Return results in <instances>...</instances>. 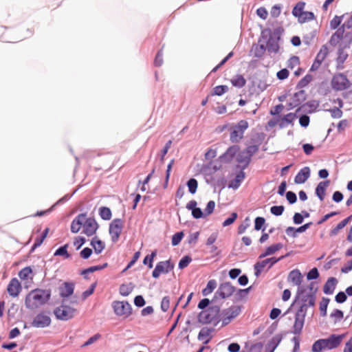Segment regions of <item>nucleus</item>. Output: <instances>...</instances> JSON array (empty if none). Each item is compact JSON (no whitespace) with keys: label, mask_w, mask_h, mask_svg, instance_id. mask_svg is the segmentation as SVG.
I'll list each match as a JSON object with an SVG mask.
<instances>
[{"label":"nucleus","mask_w":352,"mask_h":352,"mask_svg":"<svg viewBox=\"0 0 352 352\" xmlns=\"http://www.w3.org/2000/svg\"><path fill=\"white\" fill-rule=\"evenodd\" d=\"M283 32L284 29L280 26L276 28L273 31L270 28L263 30L261 33V37L258 39V43L261 41V39H267L266 45L254 44L252 45L254 57L257 58H262L266 50H267L269 54L278 53L280 49L278 41Z\"/></svg>","instance_id":"nucleus-1"},{"label":"nucleus","mask_w":352,"mask_h":352,"mask_svg":"<svg viewBox=\"0 0 352 352\" xmlns=\"http://www.w3.org/2000/svg\"><path fill=\"white\" fill-rule=\"evenodd\" d=\"M317 288L313 292L305 295L302 299V304L297 310L294 316V323L292 333L295 335H300L305 324V319L307 315L308 307H314L316 302V294Z\"/></svg>","instance_id":"nucleus-2"},{"label":"nucleus","mask_w":352,"mask_h":352,"mask_svg":"<svg viewBox=\"0 0 352 352\" xmlns=\"http://www.w3.org/2000/svg\"><path fill=\"white\" fill-rule=\"evenodd\" d=\"M82 227L83 228L82 233L87 236H91L96 233L99 225L94 217L87 218L86 213H80L72 221L71 231L73 233H77Z\"/></svg>","instance_id":"nucleus-3"},{"label":"nucleus","mask_w":352,"mask_h":352,"mask_svg":"<svg viewBox=\"0 0 352 352\" xmlns=\"http://www.w3.org/2000/svg\"><path fill=\"white\" fill-rule=\"evenodd\" d=\"M50 298V292L47 289H35L30 291L25 298V305L29 309H36L45 304Z\"/></svg>","instance_id":"nucleus-4"},{"label":"nucleus","mask_w":352,"mask_h":352,"mask_svg":"<svg viewBox=\"0 0 352 352\" xmlns=\"http://www.w3.org/2000/svg\"><path fill=\"white\" fill-rule=\"evenodd\" d=\"M221 305L212 303L208 309L201 311L197 316L198 322L201 324L213 323L217 326L221 321Z\"/></svg>","instance_id":"nucleus-5"},{"label":"nucleus","mask_w":352,"mask_h":352,"mask_svg":"<svg viewBox=\"0 0 352 352\" xmlns=\"http://www.w3.org/2000/svg\"><path fill=\"white\" fill-rule=\"evenodd\" d=\"M346 26L345 23L341 25L331 35L329 43L333 47H336L338 44L340 48L347 49L350 47L352 43V33L346 32L344 34V28Z\"/></svg>","instance_id":"nucleus-6"},{"label":"nucleus","mask_w":352,"mask_h":352,"mask_svg":"<svg viewBox=\"0 0 352 352\" xmlns=\"http://www.w3.org/2000/svg\"><path fill=\"white\" fill-rule=\"evenodd\" d=\"M287 280L288 282H291L294 285H297L298 287L294 302L292 303L289 308H288V309L285 311L284 316L289 313L291 308L294 305L297 300H299L300 296L302 295L305 292V289L300 287L302 280V275L299 270L295 269L292 270L289 273Z\"/></svg>","instance_id":"nucleus-7"},{"label":"nucleus","mask_w":352,"mask_h":352,"mask_svg":"<svg viewBox=\"0 0 352 352\" xmlns=\"http://www.w3.org/2000/svg\"><path fill=\"white\" fill-rule=\"evenodd\" d=\"M249 124L245 120H241L230 128V140L232 143H239L243 138L245 131L248 129Z\"/></svg>","instance_id":"nucleus-8"},{"label":"nucleus","mask_w":352,"mask_h":352,"mask_svg":"<svg viewBox=\"0 0 352 352\" xmlns=\"http://www.w3.org/2000/svg\"><path fill=\"white\" fill-rule=\"evenodd\" d=\"M236 292V287L230 282H224L219 284L212 299V303H216L219 299H227Z\"/></svg>","instance_id":"nucleus-9"},{"label":"nucleus","mask_w":352,"mask_h":352,"mask_svg":"<svg viewBox=\"0 0 352 352\" xmlns=\"http://www.w3.org/2000/svg\"><path fill=\"white\" fill-rule=\"evenodd\" d=\"M241 311V307L239 305H231L228 308L224 309L221 311V327H225L236 318Z\"/></svg>","instance_id":"nucleus-10"},{"label":"nucleus","mask_w":352,"mask_h":352,"mask_svg":"<svg viewBox=\"0 0 352 352\" xmlns=\"http://www.w3.org/2000/svg\"><path fill=\"white\" fill-rule=\"evenodd\" d=\"M114 314L124 318H129L132 314V307L128 301L115 300L112 302Z\"/></svg>","instance_id":"nucleus-11"},{"label":"nucleus","mask_w":352,"mask_h":352,"mask_svg":"<svg viewBox=\"0 0 352 352\" xmlns=\"http://www.w3.org/2000/svg\"><path fill=\"white\" fill-rule=\"evenodd\" d=\"M331 87L336 91H342L349 89L351 82L343 73H338L333 75L331 79Z\"/></svg>","instance_id":"nucleus-12"},{"label":"nucleus","mask_w":352,"mask_h":352,"mask_svg":"<svg viewBox=\"0 0 352 352\" xmlns=\"http://www.w3.org/2000/svg\"><path fill=\"white\" fill-rule=\"evenodd\" d=\"M289 255H290V252H287L285 255H283L278 258L271 257V258H268L265 260H263L262 261L256 262L254 265V275L256 276H258L261 274V272L263 271V268L267 264H269L268 267H267L269 270L276 263L288 257Z\"/></svg>","instance_id":"nucleus-13"},{"label":"nucleus","mask_w":352,"mask_h":352,"mask_svg":"<svg viewBox=\"0 0 352 352\" xmlns=\"http://www.w3.org/2000/svg\"><path fill=\"white\" fill-rule=\"evenodd\" d=\"M123 229V221L120 218L114 219L109 223V234L111 236L112 243H116L118 241Z\"/></svg>","instance_id":"nucleus-14"},{"label":"nucleus","mask_w":352,"mask_h":352,"mask_svg":"<svg viewBox=\"0 0 352 352\" xmlns=\"http://www.w3.org/2000/svg\"><path fill=\"white\" fill-rule=\"evenodd\" d=\"M18 276L25 289H28L32 287L34 283V273L31 267L28 266L21 269L19 272Z\"/></svg>","instance_id":"nucleus-15"},{"label":"nucleus","mask_w":352,"mask_h":352,"mask_svg":"<svg viewBox=\"0 0 352 352\" xmlns=\"http://www.w3.org/2000/svg\"><path fill=\"white\" fill-rule=\"evenodd\" d=\"M175 265L170 259L158 262L152 272V276L157 278L161 274H168L174 269Z\"/></svg>","instance_id":"nucleus-16"},{"label":"nucleus","mask_w":352,"mask_h":352,"mask_svg":"<svg viewBox=\"0 0 352 352\" xmlns=\"http://www.w3.org/2000/svg\"><path fill=\"white\" fill-rule=\"evenodd\" d=\"M345 334H331L327 338H322L326 349L331 350L337 348L342 342Z\"/></svg>","instance_id":"nucleus-17"},{"label":"nucleus","mask_w":352,"mask_h":352,"mask_svg":"<svg viewBox=\"0 0 352 352\" xmlns=\"http://www.w3.org/2000/svg\"><path fill=\"white\" fill-rule=\"evenodd\" d=\"M21 291V283L16 278H12L7 286V292L9 295L12 298H16Z\"/></svg>","instance_id":"nucleus-18"},{"label":"nucleus","mask_w":352,"mask_h":352,"mask_svg":"<svg viewBox=\"0 0 352 352\" xmlns=\"http://www.w3.org/2000/svg\"><path fill=\"white\" fill-rule=\"evenodd\" d=\"M51 323L49 316L43 313L37 314L33 319L31 324L34 327L44 328L48 327Z\"/></svg>","instance_id":"nucleus-19"},{"label":"nucleus","mask_w":352,"mask_h":352,"mask_svg":"<svg viewBox=\"0 0 352 352\" xmlns=\"http://www.w3.org/2000/svg\"><path fill=\"white\" fill-rule=\"evenodd\" d=\"M306 93L304 90L296 92L291 98V101L288 103V109L291 110L298 107L306 100Z\"/></svg>","instance_id":"nucleus-20"},{"label":"nucleus","mask_w":352,"mask_h":352,"mask_svg":"<svg viewBox=\"0 0 352 352\" xmlns=\"http://www.w3.org/2000/svg\"><path fill=\"white\" fill-rule=\"evenodd\" d=\"M239 146L234 144L229 146L227 150L219 157V159L226 163L231 162L236 153L239 151Z\"/></svg>","instance_id":"nucleus-21"},{"label":"nucleus","mask_w":352,"mask_h":352,"mask_svg":"<svg viewBox=\"0 0 352 352\" xmlns=\"http://www.w3.org/2000/svg\"><path fill=\"white\" fill-rule=\"evenodd\" d=\"M310 177V168L309 166L302 168L295 176L294 182L297 184L305 183Z\"/></svg>","instance_id":"nucleus-22"},{"label":"nucleus","mask_w":352,"mask_h":352,"mask_svg":"<svg viewBox=\"0 0 352 352\" xmlns=\"http://www.w3.org/2000/svg\"><path fill=\"white\" fill-rule=\"evenodd\" d=\"M236 160L238 163L237 166L241 170H245L251 162L250 157L243 151L239 152Z\"/></svg>","instance_id":"nucleus-23"},{"label":"nucleus","mask_w":352,"mask_h":352,"mask_svg":"<svg viewBox=\"0 0 352 352\" xmlns=\"http://www.w3.org/2000/svg\"><path fill=\"white\" fill-rule=\"evenodd\" d=\"M319 105V102L316 100H311L305 102L296 109V113L300 111L307 112L309 113H314Z\"/></svg>","instance_id":"nucleus-24"},{"label":"nucleus","mask_w":352,"mask_h":352,"mask_svg":"<svg viewBox=\"0 0 352 352\" xmlns=\"http://www.w3.org/2000/svg\"><path fill=\"white\" fill-rule=\"evenodd\" d=\"M330 184V180H325L320 182L316 188L315 194L320 199V201H323L325 197L326 189L329 186Z\"/></svg>","instance_id":"nucleus-25"},{"label":"nucleus","mask_w":352,"mask_h":352,"mask_svg":"<svg viewBox=\"0 0 352 352\" xmlns=\"http://www.w3.org/2000/svg\"><path fill=\"white\" fill-rule=\"evenodd\" d=\"M338 280L335 277H330L327 279L323 287V292L327 295H331L336 289Z\"/></svg>","instance_id":"nucleus-26"},{"label":"nucleus","mask_w":352,"mask_h":352,"mask_svg":"<svg viewBox=\"0 0 352 352\" xmlns=\"http://www.w3.org/2000/svg\"><path fill=\"white\" fill-rule=\"evenodd\" d=\"M282 339L283 336L281 334H276L272 337L266 346L265 352H274L280 343Z\"/></svg>","instance_id":"nucleus-27"},{"label":"nucleus","mask_w":352,"mask_h":352,"mask_svg":"<svg viewBox=\"0 0 352 352\" xmlns=\"http://www.w3.org/2000/svg\"><path fill=\"white\" fill-rule=\"evenodd\" d=\"M108 266L107 263H104L102 265H98L94 266H91L88 268L84 269L80 271V274L83 276L85 279H88V274L93 273L96 271L102 270L104 268H106Z\"/></svg>","instance_id":"nucleus-28"},{"label":"nucleus","mask_w":352,"mask_h":352,"mask_svg":"<svg viewBox=\"0 0 352 352\" xmlns=\"http://www.w3.org/2000/svg\"><path fill=\"white\" fill-rule=\"evenodd\" d=\"M243 170H244L240 169L239 173L236 174L234 179L228 184L229 188L237 189L240 186L245 177V173Z\"/></svg>","instance_id":"nucleus-29"},{"label":"nucleus","mask_w":352,"mask_h":352,"mask_svg":"<svg viewBox=\"0 0 352 352\" xmlns=\"http://www.w3.org/2000/svg\"><path fill=\"white\" fill-rule=\"evenodd\" d=\"M214 331L213 328H202L199 334H198V340H203L205 338H207L204 342V344H208L210 340L212 339V336H210V333Z\"/></svg>","instance_id":"nucleus-30"},{"label":"nucleus","mask_w":352,"mask_h":352,"mask_svg":"<svg viewBox=\"0 0 352 352\" xmlns=\"http://www.w3.org/2000/svg\"><path fill=\"white\" fill-rule=\"evenodd\" d=\"M90 245L94 249V252L96 254H100L102 250L105 248V243L100 239L95 236L92 239Z\"/></svg>","instance_id":"nucleus-31"},{"label":"nucleus","mask_w":352,"mask_h":352,"mask_svg":"<svg viewBox=\"0 0 352 352\" xmlns=\"http://www.w3.org/2000/svg\"><path fill=\"white\" fill-rule=\"evenodd\" d=\"M305 3L303 1L298 2L292 10V14L298 18V21L301 19V16H303L304 8H305Z\"/></svg>","instance_id":"nucleus-32"},{"label":"nucleus","mask_w":352,"mask_h":352,"mask_svg":"<svg viewBox=\"0 0 352 352\" xmlns=\"http://www.w3.org/2000/svg\"><path fill=\"white\" fill-rule=\"evenodd\" d=\"M296 113H289L281 119L279 126L280 128L286 127L288 124H292L296 116Z\"/></svg>","instance_id":"nucleus-33"},{"label":"nucleus","mask_w":352,"mask_h":352,"mask_svg":"<svg viewBox=\"0 0 352 352\" xmlns=\"http://www.w3.org/2000/svg\"><path fill=\"white\" fill-rule=\"evenodd\" d=\"M217 281L214 279L209 280L206 287L202 290V294L205 296L211 294L217 287Z\"/></svg>","instance_id":"nucleus-34"},{"label":"nucleus","mask_w":352,"mask_h":352,"mask_svg":"<svg viewBox=\"0 0 352 352\" xmlns=\"http://www.w3.org/2000/svg\"><path fill=\"white\" fill-rule=\"evenodd\" d=\"M329 54V49L327 45H323L318 52L314 60L322 63Z\"/></svg>","instance_id":"nucleus-35"},{"label":"nucleus","mask_w":352,"mask_h":352,"mask_svg":"<svg viewBox=\"0 0 352 352\" xmlns=\"http://www.w3.org/2000/svg\"><path fill=\"white\" fill-rule=\"evenodd\" d=\"M99 215L103 220H110L112 217L111 210L108 207L102 206L99 208Z\"/></svg>","instance_id":"nucleus-36"},{"label":"nucleus","mask_w":352,"mask_h":352,"mask_svg":"<svg viewBox=\"0 0 352 352\" xmlns=\"http://www.w3.org/2000/svg\"><path fill=\"white\" fill-rule=\"evenodd\" d=\"M234 87L241 88L245 86L246 80L242 75H236L231 80Z\"/></svg>","instance_id":"nucleus-37"},{"label":"nucleus","mask_w":352,"mask_h":352,"mask_svg":"<svg viewBox=\"0 0 352 352\" xmlns=\"http://www.w3.org/2000/svg\"><path fill=\"white\" fill-rule=\"evenodd\" d=\"M261 144V141L258 142L257 144L248 146L243 151L247 154V155L251 160L252 156L255 154L259 149V146Z\"/></svg>","instance_id":"nucleus-38"},{"label":"nucleus","mask_w":352,"mask_h":352,"mask_svg":"<svg viewBox=\"0 0 352 352\" xmlns=\"http://www.w3.org/2000/svg\"><path fill=\"white\" fill-rule=\"evenodd\" d=\"M265 219L262 217H257L254 219V230L256 231L265 230Z\"/></svg>","instance_id":"nucleus-39"},{"label":"nucleus","mask_w":352,"mask_h":352,"mask_svg":"<svg viewBox=\"0 0 352 352\" xmlns=\"http://www.w3.org/2000/svg\"><path fill=\"white\" fill-rule=\"evenodd\" d=\"M133 286L132 283H130L129 285L126 284H122L119 288L120 294L122 296H129L133 291Z\"/></svg>","instance_id":"nucleus-40"},{"label":"nucleus","mask_w":352,"mask_h":352,"mask_svg":"<svg viewBox=\"0 0 352 352\" xmlns=\"http://www.w3.org/2000/svg\"><path fill=\"white\" fill-rule=\"evenodd\" d=\"M186 186H188V192L190 194L194 195L196 193L198 188V182L196 179L190 178L189 180H188Z\"/></svg>","instance_id":"nucleus-41"},{"label":"nucleus","mask_w":352,"mask_h":352,"mask_svg":"<svg viewBox=\"0 0 352 352\" xmlns=\"http://www.w3.org/2000/svg\"><path fill=\"white\" fill-rule=\"evenodd\" d=\"M157 255V250H153L150 254L146 255L144 260H143V264L145 265H147L148 268L153 267V263L154 258Z\"/></svg>","instance_id":"nucleus-42"},{"label":"nucleus","mask_w":352,"mask_h":352,"mask_svg":"<svg viewBox=\"0 0 352 352\" xmlns=\"http://www.w3.org/2000/svg\"><path fill=\"white\" fill-rule=\"evenodd\" d=\"M330 299L326 297H323L320 302V316L324 317L327 315V309L329 303Z\"/></svg>","instance_id":"nucleus-43"},{"label":"nucleus","mask_w":352,"mask_h":352,"mask_svg":"<svg viewBox=\"0 0 352 352\" xmlns=\"http://www.w3.org/2000/svg\"><path fill=\"white\" fill-rule=\"evenodd\" d=\"M228 91V87L227 85H218L213 88L212 96H222Z\"/></svg>","instance_id":"nucleus-44"},{"label":"nucleus","mask_w":352,"mask_h":352,"mask_svg":"<svg viewBox=\"0 0 352 352\" xmlns=\"http://www.w3.org/2000/svg\"><path fill=\"white\" fill-rule=\"evenodd\" d=\"M344 15L342 16H337L336 15L330 21V28L332 30H337L339 28L342 19H343Z\"/></svg>","instance_id":"nucleus-45"},{"label":"nucleus","mask_w":352,"mask_h":352,"mask_svg":"<svg viewBox=\"0 0 352 352\" xmlns=\"http://www.w3.org/2000/svg\"><path fill=\"white\" fill-rule=\"evenodd\" d=\"M54 313L57 318L64 320L66 316V306L62 305L61 306L56 307Z\"/></svg>","instance_id":"nucleus-46"},{"label":"nucleus","mask_w":352,"mask_h":352,"mask_svg":"<svg viewBox=\"0 0 352 352\" xmlns=\"http://www.w3.org/2000/svg\"><path fill=\"white\" fill-rule=\"evenodd\" d=\"M326 349L322 339H319L314 342L311 346L312 352H322Z\"/></svg>","instance_id":"nucleus-47"},{"label":"nucleus","mask_w":352,"mask_h":352,"mask_svg":"<svg viewBox=\"0 0 352 352\" xmlns=\"http://www.w3.org/2000/svg\"><path fill=\"white\" fill-rule=\"evenodd\" d=\"M311 80L312 76L311 74H307L298 81L296 87L298 89L303 88L306 87Z\"/></svg>","instance_id":"nucleus-48"},{"label":"nucleus","mask_w":352,"mask_h":352,"mask_svg":"<svg viewBox=\"0 0 352 352\" xmlns=\"http://www.w3.org/2000/svg\"><path fill=\"white\" fill-rule=\"evenodd\" d=\"M192 261V258L189 255L184 256L182 257L178 263V268L179 270H183Z\"/></svg>","instance_id":"nucleus-49"},{"label":"nucleus","mask_w":352,"mask_h":352,"mask_svg":"<svg viewBox=\"0 0 352 352\" xmlns=\"http://www.w3.org/2000/svg\"><path fill=\"white\" fill-rule=\"evenodd\" d=\"M331 318H334V322L340 321L344 317V313L342 311L336 309L330 314Z\"/></svg>","instance_id":"nucleus-50"},{"label":"nucleus","mask_w":352,"mask_h":352,"mask_svg":"<svg viewBox=\"0 0 352 352\" xmlns=\"http://www.w3.org/2000/svg\"><path fill=\"white\" fill-rule=\"evenodd\" d=\"M315 19L314 13L312 12L305 11L303 16L299 20L300 23H304L307 21H312Z\"/></svg>","instance_id":"nucleus-51"},{"label":"nucleus","mask_w":352,"mask_h":352,"mask_svg":"<svg viewBox=\"0 0 352 352\" xmlns=\"http://www.w3.org/2000/svg\"><path fill=\"white\" fill-rule=\"evenodd\" d=\"M184 235V232L182 231L174 234L172 236V240H171L172 245L173 246L177 245L182 240Z\"/></svg>","instance_id":"nucleus-52"},{"label":"nucleus","mask_w":352,"mask_h":352,"mask_svg":"<svg viewBox=\"0 0 352 352\" xmlns=\"http://www.w3.org/2000/svg\"><path fill=\"white\" fill-rule=\"evenodd\" d=\"M212 304V300H210L208 298H203L199 302L197 307L198 309H201V311H204Z\"/></svg>","instance_id":"nucleus-53"},{"label":"nucleus","mask_w":352,"mask_h":352,"mask_svg":"<svg viewBox=\"0 0 352 352\" xmlns=\"http://www.w3.org/2000/svg\"><path fill=\"white\" fill-rule=\"evenodd\" d=\"M316 33H317L316 30H313L312 32H309V34L304 35L302 37L304 43L307 45H310L311 41L316 37Z\"/></svg>","instance_id":"nucleus-54"},{"label":"nucleus","mask_w":352,"mask_h":352,"mask_svg":"<svg viewBox=\"0 0 352 352\" xmlns=\"http://www.w3.org/2000/svg\"><path fill=\"white\" fill-rule=\"evenodd\" d=\"M344 49H342V48H339L338 50V56L336 58V62L337 63H339V64H344V63L345 62V60H346L347 57H348V54L344 53L343 52Z\"/></svg>","instance_id":"nucleus-55"},{"label":"nucleus","mask_w":352,"mask_h":352,"mask_svg":"<svg viewBox=\"0 0 352 352\" xmlns=\"http://www.w3.org/2000/svg\"><path fill=\"white\" fill-rule=\"evenodd\" d=\"M96 285H97L96 282L92 283L89 289H87V290H85L82 292V300H85L87 298H88L89 296H91L94 293V292L96 289Z\"/></svg>","instance_id":"nucleus-56"},{"label":"nucleus","mask_w":352,"mask_h":352,"mask_svg":"<svg viewBox=\"0 0 352 352\" xmlns=\"http://www.w3.org/2000/svg\"><path fill=\"white\" fill-rule=\"evenodd\" d=\"M238 217V214L235 212H232L230 216L227 218L223 223H222V226L223 227H226V226H228L231 224H232L235 221L236 219H237Z\"/></svg>","instance_id":"nucleus-57"},{"label":"nucleus","mask_w":352,"mask_h":352,"mask_svg":"<svg viewBox=\"0 0 352 352\" xmlns=\"http://www.w3.org/2000/svg\"><path fill=\"white\" fill-rule=\"evenodd\" d=\"M153 64L155 67H160L163 64V52L162 49L160 50L154 59Z\"/></svg>","instance_id":"nucleus-58"},{"label":"nucleus","mask_w":352,"mask_h":352,"mask_svg":"<svg viewBox=\"0 0 352 352\" xmlns=\"http://www.w3.org/2000/svg\"><path fill=\"white\" fill-rule=\"evenodd\" d=\"M285 210L283 206H274L271 207L270 212L274 216H280Z\"/></svg>","instance_id":"nucleus-59"},{"label":"nucleus","mask_w":352,"mask_h":352,"mask_svg":"<svg viewBox=\"0 0 352 352\" xmlns=\"http://www.w3.org/2000/svg\"><path fill=\"white\" fill-rule=\"evenodd\" d=\"M249 221H250L249 217H246L244 222L238 226V228H237L238 234H242L243 233H244L245 232L246 229L250 226Z\"/></svg>","instance_id":"nucleus-60"},{"label":"nucleus","mask_w":352,"mask_h":352,"mask_svg":"<svg viewBox=\"0 0 352 352\" xmlns=\"http://www.w3.org/2000/svg\"><path fill=\"white\" fill-rule=\"evenodd\" d=\"M102 337L101 334L99 333H96L93 336L90 337L82 345V347H85L89 346L100 339Z\"/></svg>","instance_id":"nucleus-61"},{"label":"nucleus","mask_w":352,"mask_h":352,"mask_svg":"<svg viewBox=\"0 0 352 352\" xmlns=\"http://www.w3.org/2000/svg\"><path fill=\"white\" fill-rule=\"evenodd\" d=\"M215 202L213 200H210L208 202L206 208L204 209V213L206 216L211 214L214 210Z\"/></svg>","instance_id":"nucleus-62"},{"label":"nucleus","mask_w":352,"mask_h":352,"mask_svg":"<svg viewBox=\"0 0 352 352\" xmlns=\"http://www.w3.org/2000/svg\"><path fill=\"white\" fill-rule=\"evenodd\" d=\"M320 276L319 272L316 267L312 268L307 275V280H315L317 279Z\"/></svg>","instance_id":"nucleus-63"},{"label":"nucleus","mask_w":352,"mask_h":352,"mask_svg":"<svg viewBox=\"0 0 352 352\" xmlns=\"http://www.w3.org/2000/svg\"><path fill=\"white\" fill-rule=\"evenodd\" d=\"M86 242V239L84 236H76L75 237L74 241V245L76 247V249L79 250Z\"/></svg>","instance_id":"nucleus-64"}]
</instances>
